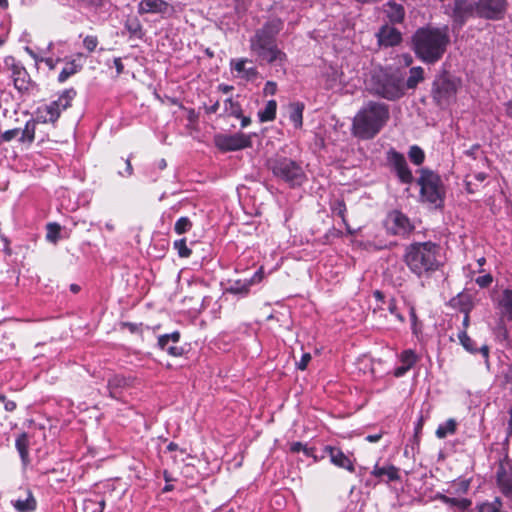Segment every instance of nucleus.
<instances>
[{"label":"nucleus","mask_w":512,"mask_h":512,"mask_svg":"<svg viewBox=\"0 0 512 512\" xmlns=\"http://www.w3.org/2000/svg\"><path fill=\"white\" fill-rule=\"evenodd\" d=\"M283 28L284 21L279 17H272L250 37V51L260 65L267 63L283 66L287 62V54L277 45V37Z\"/></svg>","instance_id":"obj_1"},{"label":"nucleus","mask_w":512,"mask_h":512,"mask_svg":"<svg viewBox=\"0 0 512 512\" xmlns=\"http://www.w3.org/2000/svg\"><path fill=\"white\" fill-rule=\"evenodd\" d=\"M450 45L449 27L425 26L418 28L411 37V49L417 59L427 65L439 62Z\"/></svg>","instance_id":"obj_2"},{"label":"nucleus","mask_w":512,"mask_h":512,"mask_svg":"<svg viewBox=\"0 0 512 512\" xmlns=\"http://www.w3.org/2000/svg\"><path fill=\"white\" fill-rule=\"evenodd\" d=\"M390 119L389 106L383 102L369 101L352 120L351 133L361 140L373 139Z\"/></svg>","instance_id":"obj_3"},{"label":"nucleus","mask_w":512,"mask_h":512,"mask_svg":"<svg viewBox=\"0 0 512 512\" xmlns=\"http://www.w3.org/2000/svg\"><path fill=\"white\" fill-rule=\"evenodd\" d=\"M440 247L432 241L414 242L406 246L403 261L417 277H430L440 267Z\"/></svg>","instance_id":"obj_4"},{"label":"nucleus","mask_w":512,"mask_h":512,"mask_svg":"<svg viewBox=\"0 0 512 512\" xmlns=\"http://www.w3.org/2000/svg\"><path fill=\"white\" fill-rule=\"evenodd\" d=\"M369 90L373 95L389 101L398 100L405 94L401 76L387 70H380L371 76Z\"/></svg>","instance_id":"obj_5"},{"label":"nucleus","mask_w":512,"mask_h":512,"mask_svg":"<svg viewBox=\"0 0 512 512\" xmlns=\"http://www.w3.org/2000/svg\"><path fill=\"white\" fill-rule=\"evenodd\" d=\"M267 167L274 177L291 188L301 186L307 179L301 164L286 156L276 155L268 159Z\"/></svg>","instance_id":"obj_6"},{"label":"nucleus","mask_w":512,"mask_h":512,"mask_svg":"<svg viewBox=\"0 0 512 512\" xmlns=\"http://www.w3.org/2000/svg\"><path fill=\"white\" fill-rule=\"evenodd\" d=\"M461 86V80L448 71L438 74L432 82L431 97L434 104L445 109L456 100V95Z\"/></svg>","instance_id":"obj_7"},{"label":"nucleus","mask_w":512,"mask_h":512,"mask_svg":"<svg viewBox=\"0 0 512 512\" xmlns=\"http://www.w3.org/2000/svg\"><path fill=\"white\" fill-rule=\"evenodd\" d=\"M417 183L420 186L422 202L432 204L435 208H442L444 206L445 187L437 173L426 168L421 169Z\"/></svg>","instance_id":"obj_8"},{"label":"nucleus","mask_w":512,"mask_h":512,"mask_svg":"<svg viewBox=\"0 0 512 512\" xmlns=\"http://www.w3.org/2000/svg\"><path fill=\"white\" fill-rule=\"evenodd\" d=\"M76 94L74 88H69L64 90L57 100L39 106L36 110L37 120L44 124H55L60 118L61 113L72 106V101Z\"/></svg>","instance_id":"obj_9"},{"label":"nucleus","mask_w":512,"mask_h":512,"mask_svg":"<svg viewBox=\"0 0 512 512\" xmlns=\"http://www.w3.org/2000/svg\"><path fill=\"white\" fill-rule=\"evenodd\" d=\"M444 13L451 18L453 26L462 28L470 18L477 16L476 0H451L444 6Z\"/></svg>","instance_id":"obj_10"},{"label":"nucleus","mask_w":512,"mask_h":512,"mask_svg":"<svg viewBox=\"0 0 512 512\" xmlns=\"http://www.w3.org/2000/svg\"><path fill=\"white\" fill-rule=\"evenodd\" d=\"M384 226L389 235L403 239L409 238L415 230V225L411 219L398 209L391 210L387 214Z\"/></svg>","instance_id":"obj_11"},{"label":"nucleus","mask_w":512,"mask_h":512,"mask_svg":"<svg viewBox=\"0 0 512 512\" xmlns=\"http://www.w3.org/2000/svg\"><path fill=\"white\" fill-rule=\"evenodd\" d=\"M477 16L486 20H502L508 9L507 0H476Z\"/></svg>","instance_id":"obj_12"},{"label":"nucleus","mask_w":512,"mask_h":512,"mask_svg":"<svg viewBox=\"0 0 512 512\" xmlns=\"http://www.w3.org/2000/svg\"><path fill=\"white\" fill-rule=\"evenodd\" d=\"M5 64L11 71V77L15 89L19 93H27L32 88L33 82L26 68L14 57H8L5 59Z\"/></svg>","instance_id":"obj_13"},{"label":"nucleus","mask_w":512,"mask_h":512,"mask_svg":"<svg viewBox=\"0 0 512 512\" xmlns=\"http://www.w3.org/2000/svg\"><path fill=\"white\" fill-rule=\"evenodd\" d=\"M215 144L223 152L238 151L252 147V135L241 132L232 135H218L215 137Z\"/></svg>","instance_id":"obj_14"},{"label":"nucleus","mask_w":512,"mask_h":512,"mask_svg":"<svg viewBox=\"0 0 512 512\" xmlns=\"http://www.w3.org/2000/svg\"><path fill=\"white\" fill-rule=\"evenodd\" d=\"M387 162L395 171L399 181L403 184H411L414 180L412 171L408 167L405 156L391 148L387 151Z\"/></svg>","instance_id":"obj_15"},{"label":"nucleus","mask_w":512,"mask_h":512,"mask_svg":"<svg viewBox=\"0 0 512 512\" xmlns=\"http://www.w3.org/2000/svg\"><path fill=\"white\" fill-rule=\"evenodd\" d=\"M495 479L500 492L506 498L512 499V463L508 456L499 461Z\"/></svg>","instance_id":"obj_16"},{"label":"nucleus","mask_w":512,"mask_h":512,"mask_svg":"<svg viewBox=\"0 0 512 512\" xmlns=\"http://www.w3.org/2000/svg\"><path fill=\"white\" fill-rule=\"evenodd\" d=\"M324 452L329 456L330 462L341 469L347 470L350 473L355 472L354 460L350 459L339 447L327 445L324 447Z\"/></svg>","instance_id":"obj_17"},{"label":"nucleus","mask_w":512,"mask_h":512,"mask_svg":"<svg viewBox=\"0 0 512 512\" xmlns=\"http://www.w3.org/2000/svg\"><path fill=\"white\" fill-rule=\"evenodd\" d=\"M11 505L16 512H35L38 502L33 492L29 488H25L11 500Z\"/></svg>","instance_id":"obj_18"},{"label":"nucleus","mask_w":512,"mask_h":512,"mask_svg":"<svg viewBox=\"0 0 512 512\" xmlns=\"http://www.w3.org/2000/svg\"><path fill=\"white\" fill-rule=\"evenodd\" d=\"M180 341V332L174 331L170 334H163L158 337L157 345L161 350L167 351L170 356L180 357L184 349L176 344Z\"/></svg>","instance_id":"obj_19"},{"label":"nucleus","mask_w":512,"mask_h":512,"mask_svg":"<svg viewBox=\"0 0 512 512\" xmlns=\"http://www.w3.org/2000/svg\"><path fill=\"white\" fill-rule=\"evenodd\" d=\"M377 38L381 46L393 47L401 43L402 34L397 28L384 25L379 29Z\"/></svg>","instance_id":"obj_20"},{"label":"nucleus","mask_w":512,"mask_h":512,"mask_svg":"<svg viewBox=\"0 0 512 512\" xmlns=\"http://www.w3.org/2000/svg\"><path fill=\"white\" fill-rule=\"evenodd\" d=\"M171 8L165 0H140L137 6V12L144 14H166Z\"/></svg>","instance_id":"obj_21"},{"label":"nucleus","mask_w":512,"mask_h":512,"mask_svg":"<svg viewBox=\"0 0 512 512\" xmlns=\"http://www.w3.org/2000/svg\"><path fill=\"white\" fill-rule=\"evenodd\" d=\"M130 385L129 379L123 375H113L107 381V389L109 396L113 399L119 400L122 390Z\"/></svg>","instance_id":"obj_22"},{"label":"nucleus","mask_w":512,"mask_h":512,"mask_svg":"<svg viewBox=\"0 0 512 512\" xmlns=\"http://www.w3.org/2000/svg\"><path fill=\"white\" fill-rule=\"evenodd\" d=\"M384 13L392 24H400L405 18V9L402 4L391 0L384 5Z\"/></svg>","instance_id":"obj_23"},{"label":"nucleus","mask_w":512,"mask_h":512,"mask_svg":"<svg viewBox=\"0 0 512 512\" xmlns=\"http://www.w3.org/2000/svg\"><path fill=\"white\" fill-rule=\"evenodd\" d=\"M371 474L379 479H383L384 476L387 477V482H393L400 480L399 468L394 465H388L385 467H380L376 464L371 471Z\"/></svg>","instance_id":"obj_24"},{"label":"nucleus","mask_w":512,"mask_h":512,"mask_svg":"<svg viewBox=\"0 0 512 512\" xmlns=\"http://www.w3.org/2000/svg\"><path fill=\"white\" fill-rule=\"evenodd\" d=\"M438 499L449 507L457 509L459 512H468L472 506V501L468 498L449 497L441 494L438 496Z\"/></svg>","instance_id":"obj_25"},{"label":"nucleus","mask_w":512,"mask_h":512,"mask_svg":"<svg viewBox=\"0 0 512 512\" xmlns=\"http://www.w3.org/2000/svg\"><path fill=\"white\" fill-rule=\"evenodd\" d=\"M289 119L296 129H301L303 126V112L305 104L300 101L292 102L288 105Z\"/></svg>","instance_id":"obj_26"},{"label":"nucleus","mask_w":512,"mask_h":512,"mask_svg":"<svg viewBox=\"0 0 512 512\" xmlns=\"http://www.w3.org/2000/svg\"><path fill=\"white\" fill-rule=\"evenodd\" d=\"M16 449L20 455L21 461L24 466L28 465L30 462L29 458V446L30 440L29 436L26 432H22L18 435L15 441Z\"/></svg>","instance_id":"obj_27"},{"label":"nucleus","mask_w":512,"mask_h":512,"mask_svg":"<svg viewBox=\"0 0 512 512\" xmlns=\"http://www.w3.org/2000/svg\"><path fill=\"white\" fill-rule=\"evenodd\" d=\"M424 69L421 66H415L410 68L409 76L405 82L407 89H415L419 83L424 81Z\"/></svg>","instance_id":"obj_28"},{"label":"nucleus","mask_w":512,"mask_h":512,"mask_svg":"<svg viewBox=\"0 0 512 512\" xmlns=\"http://www.w3.org/2000/svg\"><path fill=\"white\" fill-rule=\"evenodd\" d=\"M81 69L82 65L77 63L76 59L68 61L58 75V82L64 83L69 77L78 73Z\"/></svg>","instance_id":"obj_29"},{"label":"nucleus","mask_w":512,"mask_h":512,"mask_svg":"<svg viewBox=\"0 0 512 512\" xmlns=\"http://www.w3.org/2000/svg\"><path fill=\"white\" fill-rule=\"evenodd\" d=\"M277 102L276 100H269L263 110L258 112V118L260 122H271L276 118Z\"/></svg>","instance_id":"obj_30"},{"label":"nucleus","mask_w":512,"mask_h":512,"mask_svg":"<svg viewBox=\"0 0 512 512\" xmlns=\"http://www.w3.org/2000/svg\"><path fill=\"white\" fill-rule=\"evenodd\" d=\"M331 211L334 215H337L338 217H340L342 219V222L345 224L346 228H347V231L349 233H352L351 230H350V227L347 223V219H346V211H347V207H346V204L344 202L343 199H336L332 204H331Z\"/></svg>","instance_id":"obj_31"},{"label":"nucleus","mask_w":512,"mask_h":512,"mask_svg":"<svg viewBox=\"0 0 512 512\" xmlns=\"http://www.w3.org/2000/svg\"><path fill=\"white\" fill-rule=\"evenodd\" d=\"M457 429V423L454 419L450 418L448 419L444 424H441L436 429V436L439 439H444L448 435H452L456 432Z\"/></svg>","instance_id":"obj_32"},{"label":"nucleus","mask_w":512,"mask_h":512,"mask_svg":"<svg viewBox=\"0 0 512 512\" xmlns=\"http://www.w3.org/2000/svg\"><path fill=\"white\" fill-rule=\"evenodd\" d=\"M35 132H36V121L29 120L26 122L24 129L22 130L21 137L19 141L22 143L28 142L32 143L35 140Z\"/></svg>","instance_id":"obj_33"},{"label":"nucleus","mask_w":512,"mask_h":512,"mask_svg":"<svg viewBox=\"0 0 512 512\" xmlns=\"http://www.w3.org/2000/svg\"><path fill=\"white\" fill-rule=\"evenodd\" d=\"M61 238V226L56 222L46 225V239L52 244H56Z\"/></svg>","instance_id":"obj_34"},{"label":"nucleus","mask_w":512,"mask_h":512,"mask_svg":"<svg viewBox=\"0 0 512 512\" xmlns=\"http://www.w3.org/2000/svg\"><path fill=\"white\" fill-rule=\"evenodd\" d=\"M340 75L341 73H339L337 69L329 67V69L324 73L325 88L327 90L335 88L339 83Z\"/></svg>","instance_id":"obj_35"},{"label":"nucleus","mask_w":512,"mask_h":512,"mask_svg":"<svg viewBox=\"0 0 512 512\" xmlns=\"http://www.w3.org/2000/svg\"><path fill=\"white\" fill-rule=\"evenodd\" d=\"M500 305L504 309L508 320L512 321V289H505L503 291Z\"/></svg>","instance_id":"obj_36"},{"label":"nucleus","mask_w":512,"mask_h":512,"mask_svg":"<svg viewBox=\"0 0 512 512\" xmlns=\"http://www.w3.org/2000/svg\"><path fill=\"white\" fill-rule=\"evenodd\" d=\"M227 292L235 295L247 296L250 292V287L246 280H236L229 288H227Z\"/></svg>","instance_id":"obj_37"},{"label":"nucleus","mask_w":512,"mask_h":512,"mask_svg":"<svg viewBox=\"0 0 512 512\" xmlns=\"http://www.w3.org/2000/svg\"><path fill=\"white\" fill-rule=\"evenodd\" d=\"M225 111L235 118L242 117V108L238 101H234L232 98H228L224 102Z\"/></svg>","instance_id":"obj_38"},{"label":"nucleus","mask_w":512,"mask_h":512,"mask_svg":"<svg viewBox=\"0 0 512 512\" xmlns=\"http://www.w3.org/2000/svg\"><path fill=\"white\" fill-rule=\"evenodd\" d=\"M408 156H409L410 161L417 166L423 164V162L425 160V153H424L423 149L421 147H419L418 145H412L410 147Z\"/></svg>","instance_id":"obj_39"},{"label":"nucleus","mask_w":512,"mask_h":512,"mask_svg":"<svg viewBox=\"0 0 512 512\" xmlns=\"http://www.w3.org/2000/svg\"><path fill=\"white\" fill-rule=\"evenodd\" d=\"M418 359L419 358H418L417 354L411 349L404 350L400 354L401 364L406 366V368H409V369H411L417 363Z\"/></svg>","instance_id":"obj_40"},{"label":"nucleus","mask_w":512,"mask_h":512,"mask_svg":"<svg viewBox=\"0 0 512 512\" xmlns=\"http://www.w3.org/2000/svg\"><path fill=\"white\" fill-rule=\"evenodd\" d=\"M125 28L132 35L140 38L143 34V28L137 18L128 19L125 23Z\"/></svg>","instance_id":"obj_41"},{"label":"nucleus","mask_w":512,"mask_h":512,"mask_svg":"<svg viewBox=\"0 0 512 512\" xmlns=\"http://www.w3.org/2000/svg\"><path fill=\"white\" fill-rule=\"evenodd\" d=\"M502 500L495 497L492 502H485L478 506V512H500L502 508Z\"/></svg>","instance_id":"obj_42"},{"label":"nucleus","mask_w":512,"mask_h":512,"mask_svg":"<svg viewBox=\"0 0 512 512\" xmlns=\"http://www.w3.org/2000/svg\"><path fill=\"white\" fill-rule=\"evenodd\" d=\"M173 247L180 258H188L192 254V250L187 246L186 238L174 241Z\"/></svg>","instance_id":"obj_43"},{"label":"nucleus","mask_w":512,"mask_h":512,"mask_svg":"<svg viewBox=\"0 0 512 512\" xmlns=\"http://www.w3.org/2000/svg\"><path fill=\"white\" fill-rule=\"evenodd\" d=\"M191 228H192V222L188 217H180L174 225V231L178 235H182V234L188 232Z\"/></svg>","instance_id":"obj_44"},{"label":"nucleus","mask_w":512,"mask_h":512,"mask_svg":"<svg viewBox=\"0 0 512 512\" xmlns=\"http://www.w3.org/2000/svg\"><path fill=\"white\" fill-rule=\"evenodd\" d=\"M461 345L470 353H477L478 349L474 341L467 335L465 331H462L458 335Z\"/></svg>","instance_id":"obj_45"},{"label":"nucleus","mask_w":512,"mask_h":512,"mask_svg":"<svg viewBox=\"0 0 512 512\" xmlns=\"http://www.w3.org/2000/svg\"><path fill=\"white\" fill-rule=\"evenodd\" d=\"M99 45L97 35H86L83 38V47L88 53H94Z\"/></svg>","instance_id":"obj_46"},{"label":"nucleus","mask_w":512,"mask_h":512,"mask_svg":"<svg viewBox=\"0 0 512 512\" xmlns=\"http://www.w3.org/2000/svg\"><path fill=\"white\" fill-rule=\"evenodd\" d=\"M409 315L411 320V329L414 335H418L421 332V322L418 320L416 309L413 305L409 308Z\"/></svg>","instance_id":"obj_47"},{"label":"nucleus","mask_w":512,"mask_h":512,"mask_svg":"<svg viewBox=\"0 0 512 512\" xmlns=\"http://www.w3.org/2000/svg\"><path fill=\"white\" fill-rule=\"evenodd\" d=\"M387 309L388 311L390 312V314L394 315L395 318L400 322V323H404L405 322V317L403 316L402 313L399 312L398 310V307H397V301L394 297L390 298L387 302Z\"/></svg>","instance_id":"obj_48"},{"label":"nucleus","mask_w":512,"mask_h":512,"mask_svg":"<svg viewBox=\"0 0 512 512\" xmlns=\"http://www.w3.org/2000/svg\"><path fill=\"white\" fill-rule=\"evenodd\" d=\"M83 7L89 9H100L110 2V0H77Z\"/></svg>","instance_id":"obj_49"},{"label":"nucleus","mask_w":512,"mask_h":512,"mask_svg":"<svg viewBox=\"0 0 512 512\" xmlns=\"http://www.w3.org/2000/svg\"><path fill=\"white\" fill-rule=\"evenodd\" d=\"M251 62V60L247 58H239L237 60L231 61V68L232 70L236 71L238 74L242 76L246 69V63Z\"/></svg>","instance_id":"obj_50"},{"label":"nucleus","mask_w":512,"mask_h":512,"mask_svg":"<svg viewBox=\"0 0 512 512\" xmlns=\"http://www.w3.org/2000/svg\"><path fill=\"white\" fill-rule=\"evenodd\" d=\"M121 327L128 329V331L132 334H138L140 336L143 335L142 323L122 322Z\"/></svg>","instance_id":"obj_51"},{"label":"nucleus","mask_w":512,"mask_h":512,"mask_svg":"<svg viewBox=\"0 0 512 512\" xmlns=\"http://www.w3.org/2000/svg\"><path fill=\"white\" fill-rule=\"evenodd\" d=\"M20 132H21L20 128L10 129V130L5 131L4 133L0 132V145L4 142L12 141L14 138H16L19 135Z\"/></svg>","instance_id":"obj_52"},{"label":"nucleus","mask_w":512,"mask_h":512,"mask_svg":"<svg viewBox=\"0 0 512 512\" xmlns=\"http://www.w3.org/2000/svg\"><path fill=\"white\" fill-rule=\"evenodd\" d=\"M476 284L481 288H487L491 285L493 282V277L491 274H485L482 276H479L475 279Z\"/></svg>","instance_id":"obj_53"},{"label":"nucleus","mask_w":512,"mask_h":512,"mask_svg":"<svg viewBox=\"0 0 512 512\" xmlns=\"http://www.w3.org/2000/svg\"><path fill=\"white\" fill-rule=\"evenodd\" d=\"M263 279L264 269L263 267H260L250 279L246 280V282L249 284V287H251L252 285L260 283Z\"/></svg>","instance_id":"obj_54"},{"label":"nucleus","mask_w":512,"mask_h":512,"mask_svg":"<svg viewBox=\"0 0 512 512\" xmlns=\"http://www.w3.org/2000/svg\"><path fill=\"white\" fill-rule=\"evenodd\" d=\"M0 402L4 404V409L7 412H13L17 408V404L13 400L7 399V397L3 394H0Z\"/></svg>","instance_id":"obj_55"},{"label":"nucleus","mask_w":512,"mask_h":512,"mask_svg":"<svg viewBox=\"0 0 512 512\" xmlns=\"http://www.w3.org/2000/svg\"><path fill=\"white\" fill-rule=\"evenodd\" d=\"M504 384L512 392V363L508 365L503 373Z\"/></svg>","instance_id":"obj_56"},{"label":"nucleus","mask_w":512,"mask_h":512,"mask_svg":"<svg viewBox=\"0 0 512 512\" xmlns=\"http://www.w3.org/2000/svg\"><path fill=\"white\" fill-rule=\"evenodd\" d=\"M277 92V83L274 81H267L263 88V93L265 96L267 95H275Z\"/></svg>","instance_id":"obj_57"},{"label":"nucleus","mask_w":512,"mask_h":512,"mask_svg":"<svg viewBox=\"0 0 512 512\" xmlns=\"http://www.w3.org/2000/svg\"><path fill=\"white\" fill-rule=\"evenodd\" d=\"M40 62L44 63L49 70H54L59 62H61L60 58H52V57H46L41 58Z\"/></svg>","instance_id":"obj_58"},{"label":"nucleus","mask_w":512,"mask_h":512,"mask_svg":"<svg viewBox=\"0 0 512 512\" xmlns=\"http://www.w3.org/2000/svg\"><path fill=\"white\" fill-rule=\"evenodd\" d=\"M259 72L256 67H249L246 68L244 73L242 74V77L246 80H254L258 77Z\"/></svg>","instance_id":"obj_59"},{"label":"nucleus","mask_w":512,"mask_h":512,"mask_svg":"<svg viewBox=\"0 0 512 512\" xmlns=\"http://www.w3.org/2000/svg\"><path fill=\"white\" fill-rule=\"evenodd\" d=\"M311 358H312V357H311V354H310V353H304V354L302 355V357H301L300 361H299V362H297V364H296V365H297V368H298L299 370H301V371H304V370L307 368V366H308L309 362L311 361Z\"/></svg>","instance_id":"obj_60"},{"label":"nucleus","mask_w":512,"mask_h":512,"mask_svg":"<svg viewBox=\"0 0 512 512\" xmlns=\"http://www.w3.org/2000/svg\"><path fill=\"white\" fill-rule=\"evenodd\" d=\"M114 66L116 69V75L120 76L124 72V65L120 57L114 58Z\"/></svg>","instance_id":"obj_61"},{"label":"nucleus","mask_w":512,"mask_h":512,"mask_svg":"<svg viewBox=\"0 0 512 512\" xmlns=\"http://www.w3.org/2000/svg\"><path fill=\"white\" fill-rule=\"evenodd\" d=\"M423 426H424V417L421 415L419 417L417 423L415 424V438H417V439L419 438V435L422 432Z\"/></svg>","instance_id":"obj_62"},{"label":"nucleus","mask_w":512,"mask_h":512,"mask_svg":"<svg viewBox=\"0 0 512 512\" xmlns=\"http://www.w3.org/2000/svg\"><path fill=\"white\" fill-rule=\"evenodd\" d=\"M304 446L305 445L302 442H299V441L293 442L290 445V451L292 453H299L300 451H303Z\"/></svg>","instance_id":"obj_63"},{"label":"nucleus","mask_w":512,"mask_h":512,"mask_svg":"<svg viewBox=\"0 0 512 512\" xmlns=\"http://www.w3.org/2000/svg\"><path fill=\"white\" fill-rule=\"evenodd\" d=\"M480 148V145L479 144H474L471 146L470 149L466 150L465 151V154L473 159L476 158V152L479 150Z\"/></svg>","instance_id":"obj_64"}]
</instances>
